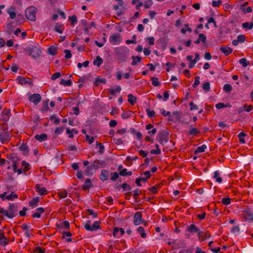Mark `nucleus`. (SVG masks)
Masks as SVG:
<instances>
[{"mask_svg": "<svg viewBox=\"0 0 253 253\" xmlns=\"http://www.w3.org/2000/svg\"><path fill=\"white\" fill-rule=\"evenodd\" d=\"M203 89L206 91L208 92L210 89V84L209 82L204 83L203 85Z\"/></svg>", "mask_w": 253, "mask_h": 253, "instance_id": "nucleus-57", "label": "nucleus"}, {"mask_svg": "<svg viewBox=\"0 0 253 253\" xmlns=\"http://www.w3.org/2000/svg\"><path fill=\"white\" fill-rule=\"evenodd\" d=\"M113 142L116 145H121L124 143V141L121 138H114Z\"/></svg>", "mask_w": 253, "mask_h": 253, "instance_id": "nucleus-63", "label": "nucleus"}, {"mask_svg": "<svg viewBox=\"0 0 253 253\" xmlns=\"http://www.w3.org/2000/svg\"><path fill=\"white\" fill-rule=\"evenodd\" d=\"M35 188L39 195L41 196L45 195L47 194V190L46 189L45 187H42L39 184L36 185Z\"/></svg>", "mask_w": 253, "mask_h": 253, "instance_id": "nucleus-18", "label": "nucleus"}, {"mask_svg": "<svg viewBox=\"0 0 253 253\" xmlns=\"http://www.w3.org/2000/svg\"><path fill=\"white\" fill-rule=\"evenodd\" d=\"M169 135V133L167 131L163 130L159 132V141L161 144L164 145L168 141Z\"/></svg>", "mask_w": 253, "mask_h": 253, "instance_id": "nucleus-6", "label": "nucleus"}, {"mask_svg": "<svg viewBox=\"0 0 253 253\" xmlns=\"http://www.w3.org/2000/svg\"><path fill=\"white\" fill-rule=\"evenodd\" d=\"M49 119L50 121H53L55 125H58L60 122L59 119L57 118L55 115H52L51 116H50Z\"/></svg>", "mask_w": 253, "mask_h": 253, "instance_id": "nucleus-59", "label": "nucleus"}, {"mask_svg": "<svg viewBox=\"0 0 253 253\" xmlns=\"http://www.w3.org/2000/svg\"><path fill=\"white\" fill-rule=\"evenodd\" d=\"M72 83L71 80L66 81L64 79H62L60 82V84L64 85L65 86H71L72 85Z\"/></svg>", "mask_w": 253, "mask_h": 253, "instance_id": "nucleus-42", "label": "nucleus"}, {"mask_svg": "<svg viewBox=\"0 0 253 253\" xmlns=\"http://www.w3.org/2000/svg\"><path fill=\"white\" fill-rule=\"evenodd\" d=\"M92 187V184L90 179L87 178L85 180L84 184L82 186V190L84 191H86Z\"/></svg>", "mask_w": 253, "mask_h": 253, "instance_id": "nucleus-21", "label": "nucleus"}, {"mask_svg": "<svg viewBox=\"0 0 253 253\" xmlns=\"http://www.w3.org/2000/svg\"><path fill=\"white\" fill-rule=\"evenodd\" d=\"M186 231L191 233H197L199 239L204 237L203 236V232L200 231V229L196 227L194 224H192L188 226Z\"/></svg>", "mask_w": 253, "mask_h": 253, "instance_id": "nucleus-9", "label": "nucleus"}, {"mask_svg": "<svg viewBox=\"0 0 253 253\" xmlns=\"http://www.w3.org/2000/svg\"><path fill=\"white\" fill-rule=\"evenodd\" d=\"M99 223L100 222L99 221H95L91 226L90 221H87L84 225V228L88 231H96L97 229H101V226L99 225Z\"/></svg>", "mask_w": 253, "mask_h": 253, "instance_id": "nucleus-8", "label": "nucleus"}, {"mask_svg": "<svg viewBox=\"0 0 253 253\" xmlns=\"http://www.w3.org/2000/svg\"><path fill=\"white\" fill-rule=\"evenodd\" d=\"M200 84V77L196 76L195 78V82L193 84V87L196 88Z\"/></svg>", "mask_w": 253, "mask_h": 253, "instance_id": "nucleus-62", "label": "nucleus"}, {"mask_svg": "<svg viewBox=\"0 0 253 253\" xmlns=\"http://www.w3.org/2000/svg\"><path fill=\"white\" fill-rule=\"evenodd\" d=\"M200 131L196 128H192L189 132L188 135L197 136Z\"/></svg>", "mask_w": 253, "mask_h": 253, "instance_id": "nucleus-37", "label": "nucleus"}, {"mask_svg": "<svg viewBox=\"0 0 253 253\" xmlns=\"http://www.w3.org/2000/svg\"><path fill=\"white\" fill-rule=\"evenodd\" d=\"M37 12V8L34 6L28 7L25 10L26 18L31 21H35L36 19V14Z\"/></svg>", "mask_w": 253, "mask_h": 253, "instance_id": "nucleus-3", "label": "nucleus"}, {"mask_svg": "<svg viewBox=\"0 0 253 253\" xmlns=\"http://www.w3.org/2000/svg\"><path fill=\"white\" fill-rule=\"evenodd\" d=\"M8 244V240L5 236L0 240V244L1 246H6Z\"/></svg>", "mask_w": 253, "mask_h": 253, "instance_id": "nucleus-56", "label": "nucleus"}, {"mask_svg": "<svg viewBox=\"0 0 253 253\" xmlns=\"http://www.w3.org/2000/svg\"><path fill=\"white\" fill-rule=\"evenodd\" d=\"M106 80L104 78H100L99 77L96 78L95 80V84L96 85H97L99 83H102L103 84H106Z\"/></svg>", "mask_w": 253, "mask_h": 253, "instance_id": "nucleus-43", "label": "nucleus"}, {"mask_svg": "<svg viewBox=\"0 0 253 253\" xmlns=\"http://www.w3.org/2000/svg\"><path fill=\"white\" fill-rule=\"evenodd\" d=\"M141 193V191L138 188L135 189L133 191V196L134 199H135V202H138L140 201V200L138 198V196Z\"/></svg>", "mask_w": 253, "mask_h": 253, "instance_id": "nucleus-27", "label": "nucleus"}, {"mask_svg": "<svg viewBox=\"0 0 253 253\" xmlns=\"http://www.w3.org/2000/svg\"><path fill=\"white\" fill-rule=\"evenodd\" d=\"M142 213L140 211H137L135 213L133 216V224L135 225H139L144 222V225L146 226L147 223L145 220L142 219Z\"/></svg>", "mask_w": 253, "mask_h": 253, "instance_id": "nucleus-7", "label": "nucleus"}, {"mask_svg": "<svg viewBox=\"0 0 253 253\" xmlns=\"http://www.w3.org/2000/svg\"><path fill=\"white\" fill-rule=\"evenodd\" d=\"M240 230V229L239 226H235L231 228V232L234 234L236 233H239Z\"/></svg>", "mask_w": 253, "mask_h": 253, "instance_id": "nucleus-61", "label": "nucleus"}, {"mask_svg": "<svg viewBox=\"0 0 253 253\" xmlns=\"http://www.w3.org/2000/svg\"><path fill=\"white\" fill-rule=\"evenodd\" d=\"M147 114L149 118H153L155 117V112L154 110H150V109L146 110Z\"/></svg>", "mask_w": 253, "mask_h": 253, "instance_id": "nucleus-51", "label": "nucleus"}, {"mask_svg": "<svg viewBox=\"0 0 253 253\" xmlns=\"http://www.w3.org/2000/svg\"><path fill=\"white\" fill-rule=\"evenodd\" d=\"M17 211V207L13 203H9L8 210L0 208V213L2 214L9 218H12L16 215Z\"/></svg>", "mask_w": 253, "mask_h": 253, "instance_id": "nucleus-1", "label": "nucleus"}, {"mask_svg": "<svg viewBox=\"0 0 253 253\" xmlns=\"http://www.w3.org/2000/svg\"><path fill=\"white\" fill-rule=\"evenodd\" d=\"M29 55L34 58H36L40 56L42 53L41 50L38 47L35 46L29 50Z\"/></svg>", "mask_w": 253, "mask_h": 253, "instance_id": "nucleus-11", "label": "nucleus"}, {"mask_svg": "<svg viewBox=\"0 0 253 253\" xmlns=\"http://www.w3.org/2000/svg\"><path fill=\"white\" fill-rule=\"evenodd\" d=\"M36 212L34 213L32 215V217L36 218H40L41 216V213L44 212V209L43 208H38L36 209Z\"/></svg>", "mask_w": 253, "mask_h": 253, "instance_id": "nucleus-23", "label": "nucleus"}, {"mask_svg": "<svg viewBox=\"0 0 253 253\" xmlns=\"http://www.w3.org/2000/svg\"><path fill=\"white\" fill-rule=\"evenodd\" d=\"M108 175L109 174L108 170L103 169L102 170L101 172V173L99 175V178L103 181H106L108 178Z\"/></svg>", "mask_w": 253, "mask_h": 253, "instance_id": "nucleus-22", "label": "nucleus"}, {"mask_svg": "<svg viewBox=\"0 0 253 253\" xmlns=\"http://www.w3.org/2000/svg\"><path fill=\"white\" fill-rule=\"evenodd\" d=\"M1 115L2 117V120L5 122H7L10 116V109L4 108L1 112Z\"/></svg>", "mask_w": 253, "mask_h": 253, "instance_id": "nucleus-13", "label": "nucleus"}, {"mask_svg": "<svg viewBox=\"0 0 253 253\" xmlns=\"http://www.w3.org/2000/svg\"><path fill=\"white\" fill-rule=\"evenodd\" d=\"M48 53L52 55H55L57 53V48L53 46H50L48 48Z\"/></svg>", "mask_w": 253, "mask_h": 253, "instance_id": "nucleus-35", "label": "nucleus"}, {"mask_svg": "<svg viewBox=\"0 0 253 253\" xmlns=\"http://www.w3.org/2000/svg\"><path fill=\"white\" fill-rule=\"evenodd\" d=\"M137 232L140 234L141 237L143 238L146 237V234L145 233L144 229L142 227H139L137 229Z\"/></svg>", "mask_w": 253, "mask_h": 253, "instance_id": "nucleus-40", "label": "nucleus"}, {"mask_svg": "<svg viewBox=\"0 0 253 253\" xmlns=\"http://www.w3.org/2000/svg\"><path fill=\"white\" fill-rule=\"evenodd\" d=\"M241 216L245 220L253 221V213L250 208L247 207L243 210Z\"/></svg>", "mask_w": 253, "mask_h": 253, "instance_id": "nucleus-5", "label": "nucleus"}, {"mask_svg": "<svg viewBox=\"0 0 253 253\" xmlns=\"http://www.w3.org/2000/svg\"><path fill=\"white\" fill-rule=\"evenodd\" d=\"M131 58L132 59V61L131 62V65L132 66L136 65L137 63L140 62L141 60V57L139 56H132Z\"/></svg>", "mask_w": 253, "mask_h": 253, "instance_id": "nucleus-36", "label": "nucleus"}, {"mask_svg": "<svg viewBox=\"0 0 253 253\" xmlns=\"http://www.w3.org/2000/svg\"><path fill=\"white\" fill-rule=\"evenodd\" d=\"M22 164L23 166H24V169H23V171L24 172L29 170L30 165L28 163H26L25 161H23L22 162Z\"/></svg>", "mask_w": 253, "mask_h": 253, "instance_id": "nucleus-60", "label": "nucleus"}, {"mask_svg": "<svg viewBox=\"0 0 253 253\" xmlns=\"http://www.w3.org/2000/svg\"><path fill=\"white\" fill-rule=\"evenodd\" d=\"M19 149L22 152L23 154H27L29 152V149L28 145L25 143H22L19 147Z\"/></svg>", "mask_w": 253, "mask_h": 253, "instance_id": "nucleus-24", "label": "nucleus"}, {"mask_svg": "<svg viewBox=\"0 0 253 253\" xmlns=\"http://www.w3.org/2000/svg\"><path fill=\"white\" fill-rule=\"evenodd\" d=\"M16 81H17L18 83L21 84H32V83L31 81V79L28 78H24L21 76H18Z\"/></svg>", "mask_w": 253, "mask_h": 253, "instance_id": "nucleus-14", "label": "nucleus"}, {"mask_svg": "<svg viewBox=\"0 0 253 253\" xmlns=\"http://www.w3.org/2000/svg\"><path fill=\"white\" fill-rule=\"evenodd\" d=\"M58 226L64 227L65 229H68L70 227V223L68 221L66 220L62 222L60 225H58Z\"/></svg>", "mask_w": 253, "mask_h": 253, "instance_id": "nucleus-47", "label": "nucleus"}, {"mask_svg": "<svg viewBox=\"0 0 253 253\" xmlns=\"http://www.w3.org/2000/svg\"><path fill=\"white\" fill-rule=\"evenodd\" d=\"M11 23H8L6 25L5 32L8 34H10L13 31V28L11 26Z\"/></svg>", "mask_w": 253, "mask_h": 253, "instance_id": "nucleus-49", "label": "nucleus"}, {"mask_svg": "<svg viewBox=\"0 0 253 253\" xmlns=\"http://www.w3.org/2000/svg\"><path fill=\"white\" fill-rule=\"evenodd\" d=\"M18 198V195L16 194H14L12 192L9 195L6 196V199L8 200H12L13 199Z\"/></svg>", "mask_w": 253, "mask_h": 253, "instance_id": "nucleus-52", "label": "nucleus"}, {"mask_svg": "<svg viewBox=\"0 0 253 253\" xmlns=\"http://www.w3.org/2000/svg\"><path fill=\"white\" fill-rule=\"evenodd\" d=\"M121 36L119 33L114 34L109 38V42L113 45H116L121 42Z\"/></svg>", "mask_w": 253, "mask_h": 253, "instance_id": "nucleus-10", "label": "nucleus"}, {"mask_svg": "<svg viewBox=\"0 0 253 253\" xmlns=\"http://www.w3.org/2000/svg\"><path fill=\"white\" fill-rule=\"evenodd\" d=\"M69 20L70 21L71 24L72 26H74L78 22L77 16L75 15L69 17Z\"/></svg>", "mask_w": 253, "mask_h": 253, "instance_id": "nucleus-39", "label": "nucleus"}, {"mask_svg": "<svg viewBox=\"0 0 253 253\" xmlns=\"http://www.w3.org/2000/svg\"><path fill=\"white\" fill-rule=\"evenodd\" d=\"M247 135L245 133L243 132H241L238 134V136L239 139V141L242 143H245V140L244 138V137L246 136Z\"/></svg>", "mask_w": 253, "mask_h": 253, "instance_id": "nucleus-41", "label": "nucleus"}, {"mask_svg": "<svg viewBox=\"0 0 253 253\" xmlns=\"http://www.w3.org/2000/svg\"><path fill=\"white\" fill-rule=\"evenodd\" d=\"M6 12L9 15L11 19H14L16 18V8L14 6H10L6 10Z\"/></svg>", "mask_w": 253, "mask_h": 253, "instance_id": "nucleus-19", "label": "nucleus"}, {"mask_svg": "<svg viewBox=\"0 0 253 253\" xmlns=\"http://www.w3.org/2000/svg\"><path fill=\"white\" fill-rule=\"evenodd\" d=\"M222 1L218 0L217 1L213 0L212 2V6L214 7H218L221 4Z\"/></svg>", "mask_w": 253, "mask_h": 253, "instance_id": "nucleus-64", "label": "nucleus"}, {"mask_svg": "<svg viewBox=\"0 0 253 253\" xmlns=\"http://www.w3.org/2000/svg\"><path fill=\"white\" fill-rule=\"evenodd\" d=\"M127 98H128V99H127L128 102L131 105H133L136 102L137 98L136 97L134 96L132 94H129L127 95Z\"/></svg>", "mask_w": 253, "mask_h": 253, "instance_id": "nucleus-30", "label": "nucleus"}, {"mask_svg": "<svg viewBox=\"0 0 253 253\" xmlns=\"http://www.w3.org/2000/svg\"><path fill=\"white\" fill-rule=\"evenodd\" d=\"M45 250L40 247H36L33 251L34 253H44Z\"/></svg>", "mask_w": 253, "mask_h": 253, "instance_id": "nucleus-55", "label": "nucleus"}, {"mask_svg": "<svg viewBox=\"0 0 253 253\" xmlns=\"http://www.w3.org/2000/svg\"><path fill=\"white\" fill-rule=\"evenodd\" d=\"M242 27L243 28H248L251 30L253 28V23L245 22L242 24Z\"/></svg>", "mask_w": 253, "mask_h": 253, "instance_id": "nucleus-46", "label": "nucleus"}, {"mask_svg": "<svg viewBox=\"0 0 253 253\" xmlns=\"http://www.w3.org/2000/svg\"><path fill=\"white\" fill-rule=\"evenodd\" d=\"M221 203L225 206H228L231 204V199L229 197L223 198L221 200Z\"/></svg>", "mask_w": 253, "mask_h": 253, "instance_id": "nucleus-44", "label": "nucleus"}, {"mask_svg": "<svg viewBox=\"0 0 253 253\" xmlns=\"http://www.w3.org/2000/svg\"><path fill=\"white\" fill-rule=\"evenodd\" d=\"M106 165V163L104 161L95 160L93 163L92 164V166L94 168V170L98 169L100 167H104Z\"/></svg>", "mask_w": 253, "mask_h": 253, "instance_id": "nucleus-15", "label": "nucleus"}, {"mask_svg": "<svg viewBox=\"0 0 253 253\" xmlns=\"http://www.w3.org/2000/svg\"><path fill=\"white\" fill-rule=\"evenodd\" d=\"M103 59L99 56H97L96 59L93 61V63L94 65H96L99 67L103 63Z\"/></svg>", "mask_w": 253, "mask_h": 253, "instance_id": "nucleus-33", "label": "nucleus"}, {"mask_svg": "<svg viewBox=\"0 0 253 253\" xmlns=\"http://www.w3.org/2000/svg\"><path fill=\"white\" fill-rule=\"evenodd\" d=\"M64 129V127H58L55 129L54 132L57 135L60 134L63 132Z\"/></svg>", "mask_w": 253, "mask_h": 253, "instance_id": "nucleus-58", "label": "nucleus"}, {"mask_svg": "<svg viewBox=\"0 0 253 253\" xmlns=\"http://www.w3.org/2000/svg\"><path fill=\"white\" fill-rule=\"evenodd\" d=\"M219 50L224 53L225 56H228L233 51V49L228 46H220Z\"/></svg>", "mask_w": 253, "mask_h": 253, "instance_id": "nucleus-20", "label": "nucleus"}, {"mask_svg": "<svg viewBox=\"0 0 253 253\" xmlns=\"http://www.w3.org/2000/svg\"><path fill=\"white\" fill-rule=\"evenodd\" d=\"M213 178L215 179L216 181L218 183H221L222 182V179L220 177V172L218 171H214Z\"/></svg>", "mask_w": 253, "mask_h": 253, "instance_id": "nucleus-32", "label": "nucleus"}, {"mask_svg": "<svg viewBox=\"0 0 253 253\" xmlns=\"http://www.w3.org/2000/svg\"><path fill=\"white\" fill-rule=\"evenodd\" d=\"M115 50L118 60L122 62L126 61L128 50L126 47H116Z\"/></svg>", "mask_w": 253, "mask_h": 253, "instance_id": "nucleus-2", "label": "nucleus"}, {"mask_svg": "<svg viewBox=\"0 0 253 253\" xmlns=\"http://www.w3.org/2000/svg\"><path fill=\"white\" fill-rule=\"evenodd\" d=\"M64 30V26L62 24H58L57 23L54 28V30L56 32L62 34Z\"/></svg>", "mask_w": 253, "mask_h": 253, "instance_id": "nucleus-28", "label": "nucleus"}, {"mask_svg": "<svg viewBox=\"0 0 253 253\" xmlns=\"http://www.w3.org/2000/svg\"><path fill=\"white\" fill-rule=\"evenodd\" d=\"M66 133L69 134V137L70 138H73L74 137L73 134H78V131L75 128H73L70 130L69 128H66Z\"/></svg>", "mask_w": 253, "mask_h": 253, "instance_id": "nucleus-26", "label": "nucleus"}, {"mask_svg": "<svg viewBox=\"0 0 253 253\" xmlns=\"http://www.w3.org/2000/svg\"><path fill=\"white\" fill-rule=\"evenodd\" d=\"M10 138L9 132L2 128L0 126V142L2 144L7 143L10 140Z\"/></svg>", "mask_w": 253, "mask_h": 253, "instance_id": "nucleus-4", "label": "nucleus"}, {"mask_svg": "<svg viewBox=\"0 0 253 253\" xmlns=\"http://www.w3.org/2000/svg\"><path fill=\"white\" fill-rule=\"evenodd\" d=\"M121 186L123 188L124 191L126 190H130L131 189V186L126 183L122 184Z\"/></svg>", "mask_w": 253, "mask_h": 253, "instance_id": "nucleus-53", "label": "nucleus"}, {"mask_svg": "<svg viewBox=\"0 0 253 253\" xmlns=\"http://www.w3.org/2000/svg\"><path fill=\"white\" fill-rule=\"evenodd\" d=\"M239 63L244 67L249 65V62L245 58H243L239 60Z\"/></svg>", "mask_w": 253, "mask_h": 253, "instance_id": "nucleus-50", "label": "nucleus"}, {"mask_svg": "<svg viewBox=\"0 0 253 253\" xmlns=\"http://www.w3.org/2000/svg\"><path fill=\"white\" fill-rule=\"evenodd\" d=\"M121 90V87L120 85H117L115 89L110 88L109 89V92L111 95H116L117 93L120 92Z\"/></svg>", "mask_w": 253, "mask_h": 253, "instance_id": "nucleus-29", "label": "nucleus"}, {"mask_svg": "<svg viewBox=\"0 0 253 253\" xmlns=\"http://www.w3.org/2000/svg\"><path fill=\"white\" fill-rule=\"evenodd\" d=\"M124 230L122 228L115 227L113 229V235L115 238H120L125 234Z\"/></svg>", "mask_w": 253, "mask_h": 253, "instance_id": "nucleus-16", "label": "nucleus"}, {"mask_svg": "<svg viewBox=\"0 0 253 253\" xmlns=\"http://www.w3.org/2000/svg\"><path fill=\"white\" fill-rule=\"evenodd\" d=\"M35 138L40 142H42L43 141L46 140L47 139V135L45 133H42L40 135L37 134L35 136Z\"/></svg>", "mask_w": 253, "mask_h": 253, "instance_id": "nucleus-25", "label": "nucleus"}, {"mask_svg": "<svg viewBox=\"0 0 253 253\" xmlns=\"http://www.w3.org/2000/svg\"><path fill=\"white\" fill-rule=\"evenodd\" d=\"M39 202V198L36 197L33 199L31 201H30L29 203V205L30 207H37L38 205V203Z\"/></svg>", "mask_w": 253, "mask_h": 253, "instance_id": "nucleus-31", "label": "nucleus"}, {"mask_svg": "<svg viewBox=\"0 0 253 253\" xmlns=\"http://www.w3.org/2000/svg\"><path fill=\"white\" fill-rule=\"evenodd\" d=\"M152 84L155 86H159L161 85V83L159 82V79L157 77L151 78Z\"/></svg>", "mask_w": 253, "mask_h": 253, "instance_id": "nucleus-38", "label": "nucleus"}, {"mask_svg": "<svg viewBox=\"0 0 253 253\" xmlns=\"http://www.w3.org/2000/svg\"><path fill=\"white\" fill-rule=\"evenodd\" d=\"M232 86L228 84H226L223 86V90L226 92H229L232 90Z\"/></svg>", "mask_w": 253, "mask_h": 253, "instance_id": "nucleus-48", "label": "nucleus"}, {"mask_svg": "<svg viewBox=\"0 0 253 253\" xmlns=\"http://www.w3.org/2000/svg\"><path fill=\"white\" fill-rule=\"evenodd\" d=\"M207 148V146L205 144L202 145L201 146L198 147L194 151L195 154H198L199 153L204 152L205 151Z\"/></svg>", "mask_w": 253, "mask_h": 253, "instance_id": "nucleus-34", "label": "nucleus"}, {"mask_svg": "<svg viewBox=\"0 0 253 253\" xmlns=\"http://www.w3.org/2000/svg\"><path fill=\"white\" fill-rule=\"evenodd\" d=\"M119 174L118 172H114L111 173V176L110 179L112 181H116L119 178Z\"/></svg>", "mask_w": 253, "mask_h": 253, "instance_id": "nucleus-54", "label": "nucleus"}, {"mask_svg": "<svg viewBox=\"0 0 253 253\" xmlns=\"http://www.w3.org/2000/svg\"><path fill=\"white\" fill-rule=\"evenodd\" d=\"M103 35L104 37L103 38V41L102 42H99L97 41H95V43L96 44V45H97L99 47H102L105 44V43L106 42V38L105 37V34H104Z\"/></svg>", "mask_w": 253, "mask_h": 253, "instance_id": "nucleus-45", "label": "nucleus"}, {"mask_svg": "<svg viewBox=\"0 0 253 253\" xmlns=\"http://www.w3.org/2000/svg\"><path fill=\"white\" fill-rule=\"evenodd\" d=\"M41 95L38 93H34L29 97V100L36 105L38 104L41 101Z\"/></svg>", "mask_w": 253, "mask_h": 253, "instance_id": "nucleus-12", "label": "nucleus"}, {"mask_svg": "<svg viewBox=\"0 0 253 253\" xmlns=\"http://www.w3.org/2000/svg\"><path fill=\"white\" fill-rule=\"evenodd\" d=\"M253 109V106L252 105H247V104H245L242 107H240L237 110V112L239 114H241L244 111H246L247 112H250Z\"/></svg>", "mask_w": 253, "mask_h": 253, "instance_id": "nucleus-17", "label": "nucleus"}]
</instances>
